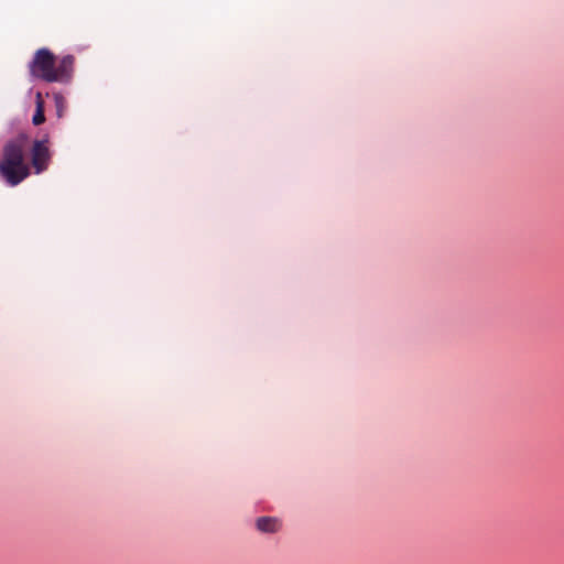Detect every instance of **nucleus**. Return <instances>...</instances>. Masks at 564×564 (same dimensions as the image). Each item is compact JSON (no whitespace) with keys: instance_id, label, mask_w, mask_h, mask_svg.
Instances as JSON below:
<instances>
[{"instance_id":"1","label":"nucleus","mask_w":564,"mask_h":564,"mask_svg":"<svg viewBox=\"0 0 564 564\" xmlns=\"http://www.w3.org/2000/svg\"><path fill=\"white\" fill-rule=\"evenodd\" d=\"M29 148V137L18 134L3 145L0 161V175L10 186H17L31 174L30 165L25 161Z\"/></svg>"},{"instance_id":"2","label":"nucleus","mask_w":564,"mask_h":564,"mask_svg":"<svg viewBox=\"0 0 564 564\" xmlns=\"http://www.w3.org/2000/svg\"><path fill=\"white\" fill-rule=\"evenodd\" d=\"M75 58L65 55L58 62L46 47L39 48L29 64L30 74L46 83H68L73 76Z\"/></svg>"},{"instance_id":"3","label":"nucleus","mask_w":564,"mask_h":564,"mask_svg":"<svg viewBox=\"0 0 564 564\" xmlns=\"http://www.w3.org/2000/svg\"><path fill=\"white\" fill-rule=\"evenodd\" d=\"M51 156L47 135L41 140L33 141L31 147V164L36 174H41L47 170Z\"/></svg>"},{"instance_id":"4","label":"nucleus","mask_w":564,"mask_h":564,"mask_svg":"<svg viewBox=\"0 0 564 564\" xmlns=\"http://www.w3.org/2000/svg\"><path fill=\"white\" fill-rule=\"evenodd\" d=\"M257 529L264 533H274L280 529V521L272 517H261L256 522Z\"/></svg>"},{"instance_id":"5","label":"nucleus","mask_w":564,"mask_h":564,"mask_svg":"<svg viewBox=\"0 0 564 564\" xmlns=\"http://www.w3.org/2000/svg\"><path fill=\"white\" fill-rule=\"evenodd\" d=\"M35 104H36V109H35V113L32 118V122L34 126H40L45 121L44 100L42 98L41 93L36 94Z\"/></svg>"},{"instance_id":"6","label":"nucleus","mask_w":564,"mask_h":564,"mask_svg":"<svg viewBox=\"0 0 564 564\" xmlns=\"http://www.w3.org/2000/svg\"><path fill=\"white\" fill-rule=\"evenodd\" d=\"M54 99H55L57 116L62 117L64 108H65V99L62 95H58V94L54 96Z\"/></svg>"}]
</instances>
